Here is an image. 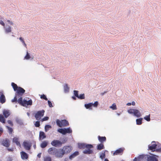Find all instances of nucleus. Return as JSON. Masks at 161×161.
Returning a JSON list of instances; mask_svg holds the SVG:
<instances>
[{
	"label": "nucleus",
	"mask_w": 161,
	"mask_h": 161,
	"mask_svg": "<svg viewBox=\"0 0 161 161\" xmlns=\"http://www.w3.org/2000/svg\"><path fill=\"white\" fill-rule=\"evenodd\" d=\"M64 155L61 148L57 149L55 157L58 158H62Z\"/></svg>",
	"instance_id": "nucleus-9"
},
{
	"label": "nucleus",
	"mask_w": 161,
	"mask_h": 161,
	"mask_svg": "<svg viewBox=\"0 0 161 161\" xmlns=\"http://www.w3.org/2000/svg\"><path fill=\"white\" fill-rule=\"evenodd\" d=\"M35 126L36 127H39L40 126V122L39 121H36V122L35 124Z\"/></svg>",
	"instance_id": "nucleus-44"
},
{
	"label": "nucleus",
	"mask_w": 161,
	"mask_h": 161,
	"mask_svg": "<svg viewBox=\"0 0 161 161\" xmlns=\"http://www.w3.org/2000/svg\"><path fill=\"white\" fill-rule=\"evenodd\" d=\"M46 136L44 132L40 131L39 133V140H42L46 138Z\"/></svg>",
	"instance_id": "nucleus-18"
},
{
	"label": "nucleus",
	"mask_w": 161,
	"mask_h": 161,
	"mask_svg": "<svg viewBox=\"0 0 161 161\" xmlns=\"http://www.w3.org/2000/svg\"><path fill=\"white\" fill-rule=\"evenodd\" d=\"M52 127L51 126L49 125H46L45 126V131L47 132Z\"/></svg>",
	"instance_id": "nucleus-32"
},
{
	"label": "nucleus",
	"mask_w": 161,
	"mask_h": 161,
	"mask_svg": "<svg viewBox=\"0 0 161 161\" xmlns=\"http://www.w3.org/2000/svg\"><path fill=\"white\" fill-rule=\"evenodd\" d=\"M7 21L8 22L10 25H13V23L12 21H10L9 20H8Z\"/></svg>",
	"instance_id": "nucleus-53"
},
{
	"label": "nucleus",
	"mask_w": 161,
	"mask_h": 161,
	"mask_svg": "<svg viewBox=\"0 0 161 161\" xmlns=\"http://www.w3.org/2000/svg\"><path fill=\"white\" fill-rule=\"evenodd\" d=\"M7 150L9 152H13L14 151V149L12 148H8Z\"/></svg>",
	"instance_id": "nucleus-50"
},
{
	"label": "nucleus",
	"mask_w": 161,
	"mask_h": 161,
	"mask_svg": "<svg viewBox=\"0 0 161 161\" xmlns=\"http://www.w3.org/2000/svg\"><path fill=\"white\" fill-rule=\"evenodd\" d=\"M64 91L65 92H68L69 91V87L68 86V84H65L64 86Z\"/></svg>",
	"instance_id": "nucleus-28"
},
{
	"label": "nucleus",
	"mask_w": 161,
	"mask_h": 161,
	"mask_svg": "<svg viewBox=\"0 0 161 161\" xmlns=\"http://www.w3.org/2000/svg\"><path fill=\"white\" fill-rule=\"evenodd\" d=\"M78 91L76 90H74V93L75 95V96L78 97H79V95H78Z\"/></svg>",
	"instance_id": "nucleus-42"
},
{
	"label": "nucleus",
	"mask_w": 161,
	"mask_h": 161,
	"mask_svg": "<svg viewBox=\"0 0 161 161\" xmlns=\"http://www.w3.org/2000/svg\"><path fill=\"white\" fill-rule=\"evenodd\" d=\"M142 118L137 119L136 120V124L137 125H141L142 123Z\"/></svg>",
	"instance_id": "nucleus-30"
},
{
	"label": "nucleus",
	"mask_w": 161,
	"mask_h": 161,
	"mask_svg": "<svg viewBox=\"0 0 161 161\" xmlns=\"http://www.w3.org/2000/svg\"><path fill=\"white\" fill-rule=\"evenodd\" d=\"M78 147L80 149L86 148L83 151V153L85 154H90L93 153V151L91 149L93 147V146L91 144H87L86 143H79Z\"/></svg>",
	"instance_id": "nucleus-1"
},
{
	"label": "nucleus",
	"mask_w": 161,
	"mask_h": 161,
	"mask_svg": "<svg viewBox=\"0 0 161 161\" xmlns=\"http://www.w3.org/2000/svg\"><path fill=\"white\" fill-rule=\"evenodd\" d=\"M27 115H28V116H29V113H27Z\"/></svg>",
	"instance_id": "nucleus-62"
},
{
	"label": "nucleus",
	"mask_w": 161,
	"mask_h": 161,
	"mask_svg": "<svg viewBox=\"0 0 161 161\" xmlns=\"http://www.w3.org/2000/svg\"><path fill=\"white\" fill-rule=\"evenodd\" d=\"M3 132V130L1 127H0V136H1Z\"/></svg>",
	"instance_id": "nucleus-49"
},
{
	"label": "nucleus",
	"mask_w": 161,
	"mask_h": 161,
	"mask_svg": "<svg viewBox=\"0 0 161 161\" xmlns=\"http://www.w3.org/2000/svg\"><path fill=\"white\" fill-rule=\"evenodd\" d=\"M92 106V103H90L88 104H85V107L86 109H92L91 107Z\"/></svg>",
	"instance_id": "nucleus-25"
},
{
	"label": "nucleus",
	"mask_w": 161,
	"mask_h": 161,
	"mask_svg": "<svg viewBox=\"0 0 161 161\" xmlns=\"http://www.w3.org/2000/svg\"><path fill=\"white\" fill-rule=\"evenodd\" d=\"M32 104V101L31 99H30L28 101L24 100H23V106H26L31 105Z\"/></svg>",
	"instance_id": "nucleus-16"
},
{
	"label": "nucleus",
	"mask_w": 161,
	"mask_h": 161,
	"mask_svg": "<svg viewBox=\"0 0 161 161\" xmlns=\"http://www.w3.org/2000/svg\"><path fill=\"white\" fill-rule=\"evenodd\" d=\"M44 112L45 111L44 110L38 111L35 114V117L36 120H40L41 119L42 117L43 116Z\"/></svg>",
	"instance_id": "nucleus-5"
},
{
	"label": "nucleus",
	"mask_w": 161,
	"mask_h": 161,
	"mask_svg": "<svg viewBox=\"0 0 161 161\" xmlns=\"http://www.w3.org/2000/svg\"><path fill=\"white\" fill-rule=\"evenodd\" d=\"M131 104H132V105H135V103L134 101H133L132 102V103H131Z\"/></svg>",
	"instance_id": "nucleus-58"
},
{
	"label": "nucleus",
	"mask_w": 161,
	"mask_h": 161,
	"mask_svg": "<svg viewBox=\"0 0 161 161\" xmlns=\"http://www.w3.org/2000/svg\"><path fill=\"white\" fill-rule=\"evenodd\" d=\"M5 119H4L3 115L2 114H0V121L3 123H5Z\"/></svg>",
	"instance_id": "nucleus-29"
},
{
	"label": "nucleus",
	"mask_w": 161,
	"mask_h": 161,
	"mask_svg": "<svg viewBox=\"0 0 161 161\" xmlns=\"http://www.w3.org/2000/svg\"><path fill=\"white\" fill-rule=\"evenodd\" d=\"M49 118L47 117H45L44 118H43V119H41V121L42 122H43L47 120Z\"/></svg>",
	"instance_id": "nucleus-45"
},
{
	"label": "nucleus",
	"mask_w": 161,
	"mask_h": 161,
	"mask_svg": "<svg viewBox=\"0 0 161 161\" xmlns=\"http://www.w3.org/2000/svg\"><path fill=\"white\" fill-rule=\"evenodd\" d=\"M124 150V148H120L116 150L113 153V155H117L122 154Z\"/></svg>",
	"instance_id": "nucleus-12"
},
{
	"label": "nucleus",
	"mask_w": 161,
	"mask_h": 161,
	"mask_svg": "<svg viewBox=\"0 0 161 161\" xmlns=\"http://www.w3.org/2000/svg\"><path fill=\"white\" fill-rule=\"evenodd\" d=\"M104 161H109V160L107 158H105L104 159Z\"/></svg>",
	"instance_id": "nucleus-60"
},
{
	"label": "nucleus",
	"mask_w": 161,
	"mask_h": 161,
	"mask_svg": "<svg viewBox=\"0 0 161 161\" xmlns=\"http://www.w3.org/2000/svg\"><path fill=\"white\" fill-rule=\"evenodd\" d=\"M144 119L147 121H149L150 120V115H146L144 117Z\"/></svg>",
	"instance_id": "nucleus-35"
},
{
	"label": "nucleus",
	"mask_w": 161,
	"mask_h": 161,
	"mask_svg": "<svg viewBox=\"0 0 161 161\" xmlns=\"http://www.w3.org/2000/svg\"><path fill=\"white\" fill-rule=\"evenodd\" d=\"M41 153H38L37 155V157H38L39 158H40L41 157Z\"/></svg>",
	"instance_id": "nucleus-54"
},
{
	"label": "nucleus",
	"mask_w": 161,
	"mask_h": 161,
	"mask_svg": "<svg viewBox=\"0 0 161 161\" xmlns=\"http://www.w3.org/2000/svg\"><path fill=\"white\" fill-rule=\"evenodd\" d=\"M98 138L99 141L101 143L105 142L106 140V137L105 136H98Z\"/></svg>",
	"instance_id": "nucleus-23"
},
{
	"label": "nucleus",
	"mask_w": 161,
	"mask_h": 161,
	"mask_svg": "<svg viewBox=\"0 0 161 161\" xmlns=\"http://www.w3.org/2000/svg\"><path fill=\"white\" fill-rule=\"evenodd\" d=\"M110 108L113 110H116L117 109V106L115 103H114L110 107Z\"/></svg>",
	"instance_id": "nucleus-33"
},
{
	"label": "nucleus",
	"mask_w": 161,
	"mask_h": 161,
	"mask_svg": "<svg viewBox=\"0 0 161 161\" xmlns=\"http://www.w3.org/2000/svg\"><path fill=\"white\" fill-rule=\"evenodd\" d=\"M31 58V56L28 53V52H27L26 54L25 57L24 59L28 60Z\"/></svg>",
	"instance_id": "nucleus-36"
},
{
	"label": "nucleus",
	"mask_w": 161,
	"mask_h": 161,
	"mask_svg": "<svg viewBox=\"0 0 161 161\" xmlns=\"http://www.w3.org/2000/svg\"><path fill=\"white\" fill-rule=\"evenodd\" d=\"M43 161H52L51 158L49 156H46L43 157Z\"/></svg>",
	"instance_id": "nucleus-27"
},
{
	"label": "nucleus",
	"mask_w": 161,
	"mask_h": 161,
	"mask_svg": "<svg viewBox=\"0 0 161 161\" xmlns=\"http://www.w3.org/2000/svg\"><path fill=\"white\" fill-rule=\"evenodd\" d=\"M33 147L34 149H36V142H34V145Z\"/></svg>",
	"instance_id": "nucleus-55"
},
{
	"label": "nucleus",
	"mask_w": 161,
	"mask_h": 161,
	"mask_svg": "<svg viewBox=\"0 0 161 161\" xmlns=\"http://www.w3.org/2000/svg\"><path fill=\"white\" fill-rule=\"evenodd\" d=\"M3 115L5 118H7L10 115V113L9 111L7 110H4L3 112Z\"/></svg>",
	"instance_id": "nucleus-22"
},
{
	"label": "nucleus",
	"mask_w": 161,
	"mask_h": 161,
	"mask_svg": "<svg viewBox=\"0 0 161 161\" xmlns=\"http://www.w3.org/2000/svg\"><path fill=\"white\" fill-rule=\"evenodd\" d=\"M127 106H130L131 105V103H128L127 104Z\"/></svg>",
	"instance_id": "nucleus-59"
},
{
	"label": "nucleus",
	"mask_w": 161,
	"mask_h": 161,
	"mask_svg": "<svg viewBox=\"0 0 161 161\" xmlns=\"http://www.w3.org/2000/svg\"><path fill=\"white\" fill-rule=\"evenodd\" d=\"M56 123L57 125L59 127L62 126H66L69 125V123L65 119H64L60 121L59 119L56 120Z\"/></svg>",
	"instance_id": "nucleus-4"
},
{
	"label": "nucleus",
	"mask_w": 161,
	"mask_h": 161,
	"mask_svg": "<svg viewBox=\"0 0 161 161\" xmlns=\"http://www.w3.org/2000/svg\"><path fill=\"white\" fill-rule=\"evenodd\" d=\"M17 97H18V96H16V95L15 94V96L14 98L12 100V102L17 103Z\"/></svg>",
	"instance_id": "nucleus-38"
},
{
	"label": "nucleus",
	"mask_w": 161,
	"mask_h": 161,
	"mask_svg": "<svg viewBox=\"0 0 161 161\" xmlns=\"http://www.w3.org/2000/svg\"><path fill=\"white\" fill-rule=\"evenodd\" d=\"M8 124H9L10 126H13V123L10 120H8Z\"/></svg>",
	"instance_id": "nucleus-47"
},
{
	"label": "nucleus",
	"mask_w": 161,
	"mask_h": 161,
	"mask_svg": "<svg viewBox=\"0 0 161 161\" xmlns=\"http://www.w3.org/2000/svg\"><path fill=\"white\" fill-rule=\"evenodd\" d=\"M98 102L97 101H96L94 103H92V106L95 107H97L98 106Z\"/></svg>",
	"instance_id": "nucleus-46"
},
{
	"label": "nucleus",
	"mask_w": 161,
	"mask_h": 161,
	"mask_svg": "<svg viewBox=\"0 0 161 161\" xmlns=\"http://www.w3.org/2000/svg\"><path fill=\"white\" fill-rule=\"evenodd\" d=\"M20 40L22 42V43L23 44V45H24V46L25 47H26V45L25 44V41H24L23 38H22V37H20L19 38Z\"/></svg>",
	"instance_id": "nucleus-40"
},
{
	"label": "nucleus",
	"mask_w": 161,
	"mask_h": 161,
	"mask_svg": "<svg viewBox=\"0 0 161 161\" xmlns=\"http://www.w3.org/2000/svg\"><path fill=\"white\" fill-rule=\"evenodd\" d=\"M41 99H44L46 100H47V98L46 96L44 94L41 95Z\"/></svg>",
	"instance_id": "nucleus-43"
},
{
	"label": "nucleus",
	"mask_w": 161,
	"mask_h": 161,
	"mask_svg": "<svg viewBox=\"0 0 161 161\" xmlns=\"http://www.w3.org/2000/svg\"><path fill=\"white\" fill-rule=\"evenodd\" d=\"M147 161H158L157 158L155 157L151 156H147Z\"/></svg>",
	"instance_id": "nucleus-19"
},
{
	"label": "nucleus",
	"mask_w": 161,
	"mask_h": 161,
	"mask_svg": "<svg viewBox=\"0 0 161 161\" xmlns=\"http://www.w3.org/2000/svg\"><path fill=\"white\" fill-rule=\"evenodd\" d=\"M48 103L49 107H53L52 103L50 101H48Z\"/></svg>",
	"instance_id": "nucleus-48"
},
{
	"label": "nucleus",
	"mask_w": 161,
	"mask_h": 161,
	"mask_svg": "<svg viewBox=\"0 0 161 161\" xmlns=\"http://www.w3.org/2000/svg\"><path fill=\"white\" fill-rule=\"evenodd\" d=\"M6 127L8 130L9 133L10 134H12L13 131V129L12 128L8 126H7Z\"/></svg>",
	"instance_id": "nucleus-39"
},
{
	"label": "nucleus",
	"mask_w": 161,
	"mask_h": 161,
	"mask_svg": "<svg viewBox=\"0 0 161 161\" xmlns=\"http://www.w3.org/2000/svg\"><path fill=\"white\" fill-rule=\"evenodd\" d=\"M12 159L10 157H9L8 158V160L7 161H12Z\"/></svg>",
	"instance_id": "nucleus-57"
},
{
	"label": "nucleus",
	"mask_w": 161,
	"mask_h": 161,
	"mask_svg": "<svg viewBox=\"0 0 161 161\" xmlns=\"http://www.w3.org/2000/svg\"><path fill=\"white\" fill-rule=\"evenodd\" d=\"M157 145L155 143V142L153 141L152 142L151 145H149L148 146V148L150 150L154 151L156 148Z\"/></svg>",
	"instance_id": "nucleus-14"
},
{
	"label": "nucleus",
	"mask_w": 161,
	"mask_h": 161,
	"mask_svg": "<svg viewBox=\"0 0 161 161\" xmlns=\"http://www.w3.org/2000/svg\"><path fill=\"white\" fill-rule=\"evenodd\" d=\"M156 151L157 152H161V147L157 149Z\"/></svg>",
	"instance_id": "nucleus-52"
},
{
	"label": "nucleus",
	"mask_w": 161,
	"mask_h": 161,
	"mask_svg": "<svg viewBox=\"0 0 161 161\" xmlns=\"http://www.w3.org/2000/svg\"><path fill=\"white\" fill-rule=\"evenodd\" d=\"M100 157L101 158V159H103L105 158V152H104L103 153H101Z\"/></svg>",
	"instance_id": "nucleus-34"
},
{
	"label": "nucleus",
	"mask_w": 161,
	"mask_h": 161,
	"mask_svg": "<svg viewBox=\"0 0 161 161\" xmlns=\"http://www.w3.org/2000/svg\"><path fill=\"white\" fill-rule=\"evenodd\" d=\"M11 86L14 91L16 92L15 94L18 96V97L22 96L25 93V90L22 88L18 86L15 83L12 82Z\"/></svg>",
	"instance_id": "nucleus-2"
},
{
	"label": "nucleus",
	"mask_w": 161,
	"mask_h": 161,
	"mask_svg": "<svg viewBox=\"0 0 161 161\" xmlns=\"http://www.w3.org/2000/svg\"><path fill=\"white\" fill-rule=\"evenodd\" d=\"M63 143L61 141L57 140H54L51 142V145L55 147H60Z\"/></svg>",
	"instance_id": "nucleus-6"
},
{
	"label": "nucleus",
	"mask_w": 161,
	"mask_h": 161,
	"mask_svg": "<svg viewBox=\"0 0 161 161\" xmlns=\"http://www.w3.org/2000/svg\"><path fill=\"white\" fill-rule=\"evenodd\" d=\"M61 149L64 154L69 153L72 149V147L67 145L64 146Z\"/></svg>",
	"instance_id": "nucleus-8"
},
{
	"label": "nucleus",
	"mask_w": 161,
	"mask_h": 161,
	"mask_svg": "<svg viewBox=\"0 0 161 161\" xmlns=\"http://www.w3.org/2000/svg\"><path fill=\"white\" fill-rule=\"evenodd\" d=\"M104 148V147L103 143H101L98 145L97 146V149L98 150H100Z\"/></svg>",
	"instance_id": "nucleus-26"
},
{
	"label": "nucleus",
	"mask_w": 161,
	"mask_h": 161,
	"mask_svg": "<svg viewBox=\"0 0 161 161\" xmlns=\"http://www.w3.org/2000/svg\"><path fill=\"white\" fill-rule=\"evenodd\" d=\"M48 144V142L47 141H44L40 144V147L42 148H44L47 146Z\"/></svg>",
	"instance_id": "nucleus-20"
},
{
	"label": "nucleus",
	"mask_w": 161,
	"mask_h": 161,
	"mask_svg": "<svg viewBox=\"0 0 161 161\" xmlns=\"http://www.w3.org/2000/svg\"><path fill=\"white\" fill-rule=\"evenodd\" d=\"M11 31V28L10 27H9L8 28L5 29V32L7 33L10 32Z\"/></svg>",
	"instance_id": "nucleus-41"
},
{
	"label": "nucleus",
	"mask_w": 161,
	"mask_h": 161,
	"mask_svg": "<svg viewBox=\"0 0 161 161\" xmlns=\"http://www.w3.org/2000/svg\"><path fill=\"white\" fill-rule=\"evenodd\" d=\"M5 97L4 95L2 94L0 97V101L2 103H3L5 102Z\"/></svg>",
	"instance_id": "nucleus-24"
},
{
	"label": "nucleus",
	"mask_w": 161,
	"mask_h": 161,
	"mask_svg": "<svg viewBox=\"0 0 161 161\" xmlns=\"http://www.w3.org/2000/svg\"><path fill=\"white\" fill-rule=\"evenodd\" d=\"M0 24L4 26H5L4 23L1 20H0Z\"/></svg>",
	"instance_id": "nucleus-51"
},
{
	"label": "nucleus",
	"mask_w": 161,
	"mask_h": 161,
	"mask_svg": "<svg viewBox=\"0 0 161 161\" xmlns=\"http://www.w3.org/2000/svg\"><path fill=\"white\" fill-rule=\"evenodd\" d=\"M107 92H102L101 93V95L102 96H103L105 93H106Z\"/></svg>",
	"instance_id": "nucleus-56"
},
{
	"label": "nucleus",
	"mask_w": 161,
	"mask_h": 161,
	"mask_svg": "<svg viewBox=\"0 0 161 161\" xmlns=\"http://www.w3.org/2000/svg\"><path fill=\"white\" fill-rule=\"evenodd\" d=\"M72 98L74 100H75L76 99V98L74 97H72Z\"/></svg>",
	"instance_id": "nucleus-61"
},
{
	"label": "nucleus",
	"mask_w": 161,
	"mask_h": 161,
	"mask_svg": "<svg viewBox=\"0 0 161 161\" xmlns=\"http://www.w3.org/2000/svg\"><path fill=\"white\" fill-rule=\"evenodd\" d=\"M79 154V153L78 151H76L71 154L69 156V159H72V158H74L75 157L78 155Z\"/></svg>",
	"instance_id": "nucleus-21"
},
{
	"label": "nucleus",
	"mask_w": 161,
	"mask_h": 161,
	"mask_svg": "<svg viewBox=\"0 0 161 161\" xmlns=\"http://www.w3.org/2000/svg\"><path fill=\"white\" fill-rule=\"evenodd\" d=\"M57 149L54 147H51L47 151L48 153L51 155L55 156Z\"/></svg>",
	"instance_id": "nucleus-11"
},
{
	"label": "nucleus",
	"mask_w": 161,
	"mask_h": 161,
	"mask_svg": "<svg viewBox=\"0 0 161 161\" xmlns=\"http://www.w3.org/2000/svg\"><path fill=\"white\" fill-rule=\"evenodd\" d=\"M58 131L63 135L66 133H70L72 132V130L69 127L67 128L59 129Z\"/></svg>",
	"instance_id": "nucleus-7"
},
{
	"label": "nucleus",
	"mask_w": 161,
	"mask_h": 161,
	"mask_svg": "<svg viewBox=\"0 0 161 161\" xmlns=\"http://www.w3.org/2000/svg\"><path fill=\"white\" fill-rule=\"evenodd\" d=\"M23 145L25 149L27 150H30L32 146L31 143L27 141L23 142Z\"/></svg>",
	"instance_id": "nucleus-10"
},
{
	"label": "nucleus",
	"mask_w": 161,
	"mask_h": 161,
	"mask_svg": "<svg viewBox=\"0 0 161 161\" xmlns=\"http://www.w3.org/2000/svg\"><path fill=\"white\" fill-rule=\"evenodd\" d=\"M19 140V137H15L13 138L12 142L13 143H15L17 146L21 147V145Z\"/></svg>",
	"instance_id": "nucleus-15"
},
{
	"label": "nucleus",
	"mask_w": 161,
	"mask_h": 161,
	"mask_svg": "<svg viewBox=\"0 0 161 161\" xmlns=\"http://www.w3.org/2000/svg\"><path fill=\"white\" fill-rule=\"evenodd\" d=\"M127 111L129 114H133L134 116L137 117H139L141 116V113L138 110L130 109Z\"/></svg>",
	"instance_id": "nucleus-3"
},
{
	"label": "nucleus",
	"mask_w": 161,
	"mask_h": 161,
	"mask_svg": "<svg viewBox=\"0 0 161 161\" xmlns=\"http://www.w3.org/2000/svg\"><path fill=\"white\" fill-rule=\"evenodd\" d=\"M78 98L81 99H84L85 98L84 94H81L79 96V97Z\"/></svg>",
	"instance_id": "nucleus-37"
},
{
	"label": "nucleus",
	"mask_w": 161,
	"mask_h": 161,
	"mask_svg": "<svg viewBox=\"0 0 161 161\" xmlns=\"http://www.w3.org/2000/svg\"><path fill=\"white\" fill-rule=\"evenodd\" d=\"M20 154L21 156V158L22 159H28V154L22 151L21 152Z\"/></svg>",
	"instance_id": "nucleus-17"
},
{
	"label": "nucleus",
	"mask_w": 161,
	"mask_h": 161,
	"mask_svg": "<svg viewBox=\"0 0 161 161\" xmlns=\"http://www.w3.org/2000/svg\"><path fill=\"white\" fill-rule=\"evenodd\" d=\"M18 103L20 104L23 106V101L22 100V98L21 97H20L17 101Z\"/></svg>",
	"instance_id": "nucleus-31"
},
{
	"label": "nucleus",
	"mask_w": 161,
	"mask_h": 161,
	"mask_svg": "<svg viewBox=\"0 0 161 161\" xmlns=\"http://www.w3.org/2000/svg\"><path fill=\"white\" fill-rule=\"evenodd\" d=\"M9 140L7 138L3 139L2 142V144L6 147H8L10 145Z\"/></svg>",
	"instance_id": "nucleus-13"
}]
</instances>
